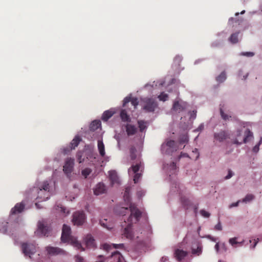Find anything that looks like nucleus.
I'll use <instances>...</instances> for the list:
<instances>
[{
    "label": "nucleus",
    "mask_w": 262,
    "mask_h": 262,
    "mask_svg": "<svg viewBox=\"0 0 262 262\" xmlns=\"http://www.w3.org/2000/svg\"><path fill=\"white\" fill-rule=\"evenodd\" d=\"M130 190L129 187H126L123 194L124 201L127 204H129V208L130 214L127 219L128 224L124 228L123 234L127 238L131 239L134 237L132 229V224L136 223L140 220L142 212L135 204L130 203Z\"/></svg>",
    "instance_id": "f257e3e1"
},
{
    "label": "nucleus",
    "mask_w": 262,
    "mask_h": 262,
    "mask_svg": "<svg viewBox=\"0 0 262 262\" xmlns=\"http://www.w3.org/2000/svg\"><path fill=\"white\" fill-rule=\"evenodd\" d=\"M61 240L63 243H70L78 249H81L82 251L84 250L81 244L71 235L70 227L66 224H64L62 227Z\"/></svg>",
    "instance_id": "f03ea898"
},
{
    "label": "nucleus",
    "mask_w": 262,
    "mask_h": 262,
    "mask_svg": "<svg viewBox=\"0 0 262 262\" xmlns=\"http://www.w3.org/2000/svg\"><path fill=\"white\" fill-rule=\"evenodd\" d=\"M50 196L49 184L47 181L43 182L39 187L37 199L40 200L41 201H44L48 200Z\"/></svg>",
    "instance_id": "7ed1b4c3"
},
{
    "label": "nucleus",
    "mask_w": 262,
    "mask_h": 262,
    "mask_svg": "<svg viewBox=\"0 0 262 262\" xmlns=\"http://www.w3.org/2000/svg\"><path fill=\"white\" fill-rule=\"evenodd\" d=\"M143 109L147 112H153L158 106L156 100L152 98H145L143 99Z\"/></svg>",
    "instance_id": "20e7f679"
},
{
    "label": "nucleus",
    "mask_w": 262,
    "mask_h": 262,
    "mask_svg": "<svg viewBox=\"0 0 262 262\" xmlns=\"http://www.w3.org/2000/svg\"><path fill=\"white\" fill-rule=\"evenodd\" d=\"M241 132L238 130L237 132V138L234 141V144H241L242 143H246L247 142L249 141L251 139L253 138V133L251 132L249 129H246L245 132V135L243 139H241L240 137L241 136Z\"/></svg>",
    "instance_id": "39448f33"
},
{
    "label": "nucleus",
    "mask_w": 262,
    "mask_h": 262,
    "mask_svg": "<svg viewBox=\"0 0 262 262\" xmlns=\"http://www.w3.org/2000/svg\"><path fill=\"white\" fill-rule=\"evenodd\" d=\"M141 166V163L140 162L135 165H133L128 170L129 175L134 174V181L135 183H138L141 177L142 174L141 172H139Z\"/></svg>",
    "instance_id": "423d86ee"
},
{
    "label": "nucleus",
    "mask_w": 262,
    "mask_h": 262,
    "mask_svg": "<svg viewBox=\"0 0 262 262\" xmlns=\"http://www.w3.org/2000/svg\"><path fill=\"white\" fill-rule=\"evenodd\" d=\"M86 220L85 214L83 211L75 212L73 215L72 222L75 225H83Z\"/></svg>",
    "instance_id": "0eeeda50"
},
{
    "label": "nucleus",
    "mask_w": 262,
    "mask_h": 262,
    "mask_svg": "<svg viewBox=\"0 0 262 262\" xmlns=\"http://www.w3.org/2000/svg\"><path fill=\"white\" fill-rule=\"evenodd\" d=\"M21 248L23 253L26 255L30 256L36 252V246L33 244L23 243Z\"/></svg>",
    "instance_id": "6e6552de"
},
{
    "label": "nucleus",
    "mask_w": 262,
    "mask_h": 262,
    "mask_svg": "<svg viewBox=\"0 0 262 262\" xmlns=\"http://www.w3.org/2000/svg\"><path fill=\"white\" fill-rule=\"evenodd\" d=\"M81 141V139L79 136H77L75 137V138L71 141L70 146L63 149V154L64 155L68 154L72 149H74L76 147L78 146Z\"/></svg>",
    "instance_id": "1a4fd4ad"
},
{
    "label": "nucleus",
    "mask_w": 262,
    "mask_h": 262,
    "mask_svg": "<svg viewBox=\"0 0 262 262\" xmlns=\"http://www.w3.org/2000/svg\"><path fill=\"white\" fill-rule=\"evenodd\" d=\"M48 254L51 255H66V252L58 247L48 246L46 247Z\"/></svg>",
    "instance_id": "9d476101"
},
{
    "label": "nucleus",
    "mask_w": 262,
    "mask_h": 262,
    "mask_svg": "<svg viewBox=\"0 0 262 262\" xmlns=\"http://www.w3.org/2000/svg\"><path fill=\"white\" fill-rule=\"evenodd\" d=\"M74 164V159L72 158H68L63 166V170L67 175L70 174L73 169Z\"/></svg>",
    "instance_id": "9b49d317"
},
{
    "label": "nucleus",
    "mask_w": 262,
    "mask_h": 262,
    "mask_svg": "<svg viewBox=\"0 0 262 262\" xmlns=\"http://www.w3.org/2000/svg\"><path fill=\"white\" fill-rule=\"evenodd\" d=\"M186 105L187 104L185 102H180L179 101H176L173 104L172 110L180 113L186 108Z\"/></svg>",
    "instance_id": "f8f14e48"
},
{
    "label": "nucleus",
    "mask_w": 262,
    "mask_h": 262,
    "mask_svg": "<svg viewBox=\"0 0 262 262\" xmlns=\"http://www.w3.org/2000/svg\"><path fill=\"white\" fill-rule=\"evenodd\" d=\"M25 205L23 203H17L15 206L12 208L11 213L12 214H16L21 213L25 208Z\"/></svg>",
    "instance_id": "ddd939ff"
},
{
    "label": "nucleus",
    "mask_w": 262,
    "mask_h": 262,
    "mask_svg": "<svg viewBox=\"0 0 262 262\" xmlns=\"http://www.w3.org/2000/svg\"><path fill=\"white\" fill-rule=\"evenodd\" d=\"M106 191L105 186L102 183H99L94 190V192L95 195H100L104 193Z\"/></svg>",
    "instance_id": "4468645a"
},
{
    "label": "nucleus",
    "mask_w": 262,
    "mask_h": 262,
    "mask_svg": "<svg viewBox=\"0 0 262 262\" xmlns=\"http://www.w3.org/2000/svg\"><path fill=\"white\" fill-rule=\"evenodd\" d=\"M175 257L178 261H181L187 255V252L183 250L177 249L174 252Z\"/></svg>",
    "instance_id": "2eb2a0df"
},
{
    "label": "nucleus",
    "mask_w": 262,
    "mask_h": 262,
    "mask_svg": "<svg viewBox=\"0 0 262 262\" xmlns=\"http://www.w3.org/2000/svg\"><path fill=\"white\" fill-rule=\"evenodd\" d=\"M130 102L132 105L134 106L135 108L138 105L139 102L138 99L136 98H132L131 97H127L123 100V106H125L126 104Z\"/></svg>",
    "instance_id": "dca6fc26"
},
{
    "label": "nucleus",
    "mask_w": 262,
    "mask_h": 262,
    "mask_svg": "<svg viewBox=\"0 0 262 262\" xmlns=\"http://www.w3.org/2000/svg\"><path fill=\"white\" fill-rule=\"evenodd\" d=\"M214 136L215 140L223 142L227 138L228 135L226 132L222 131L219 133H215Z\"/></svg>",
    "instance_id": "f3484780"
},
{
    "label": "nucleus",
    "mask_w": 262,
    "mask_h": 262,
    "mask_svg": "<svg viewBox=\"0 0 262 262\" xmlns=\"http://www.w3.org/2000/svg\"><path fill=\"white\" fill-rule=\"evenodd\" d=\"M85 243L86 247L93 248L95 246V240L91 235H87L85 237Z\"/></svg>",
    "instance_id": "a211bd4d"
},
{
    "label": "nucleus",
    "mask_w": 262,
    "mask_h": 262,
    "mask_svg": "<svg viewBox=\"0 0 262 262\" xmlns=\"http://www.w3.org/2000/svg\"><path fill=\"white\" fill-rule=\"evenodd\" d=\"M126 130L128 136L135 134L137 131V127L132 124H127L126 126Z\"/></svg>",
    "instance_id": "6ab92c4d"
},
{
    "label": "nucleus",
    "mask_w": 262,
    "mask_h": 262,
    "mask_svg": "<svg viewBox=\"0 0 262 262\" xmlns=\"http://www.w3.org/2000/svg\"><path fill=\"white\" fill-rule=\"evenodd\" d=\"M109 178L112 184L119 182V178L115 171H111L109 172Z\"/></svg>",
    "instance_id": "aec40b11"
},
{
    "label": "nucleus",
    "mask_w": 262,
    "mask_h": 262,
    "mask_svg": "<svg viewBox=\"0 0 262 262\" xmlns=\"http://www.w3.org/2000/svg\"><path fill=\"white\" fill-rule=\"evenodd\" d=\"M98 148L101 156H104L105 154L104 145L102 140H99L98 141Z\"/></svg>",
    "instance_id": "412c9836"
},
{
    "label": "nucleus",
    "mask_w": 262,
    "mask_h": 262,
    "mask_svg": "<svg viewBox=\"0 0 262 262\" xmlns=\"http://www.w3.org/2000/svg\"><path fill=\"white\" fill-rule=\"evenodd\" d=\"M101 126V122L99 120H94L90 124V128L92 130H95L99 128Z\"/></svg>",
    "instance_id": "4be33fe9"
},
{
    "label": "nucleus",
    "mask_w": 262,
    "mask_h": 262,
    "mask_svg": "<svg viewBox=\"0 0 262 262\" xmlns=\"http://www.w3.org/2000/svg\"><path fill=\"white\" fill-rule=\"evenodd\" d=\"M38 230L44 235L47 234V227L41 222L38 223Z\"/></svg>",
    "instance_id": "5701e85b"
},
{
    "label": "nucleus",
    "mask_w": 262,
    "mask_h": 262,
    "mask_svg": "<svg viewBox=\"0 0 262 262\" xmlns=\"http://www.w3.org/2000/svg\"><path fill=\"white\" fill-rule=\"evenodd\" d=\"M114 114V113L111 111H105L102 116V120L107 121Z\"/></svg>",
    "instance_id": "b1692460"
},
{
    "label": "nucleus",
    "mask_w": 262,
    "mask_h": 262,
    "mask_svg": "<svg viewBox=\"0 0 262 262\" xmlns=\"http://www.w3.org/2000/svg\"><path fill=\"white\" fill-rule=\"evenodd\" d=\"M238 33H235L231 34L230 38H229V40L232 43H236L238 41Z\"/></svg>",
    "instance_id": "393cba45"
},
{
    "label": "nucleus",
    "mask_w": 262,
    "mask_h": 262,
    "mask_svg": "<svg viewBox=\"0 0 262 262\" xmlns=\"http://www.w3.org/2000/svg\"><path fill=\"white\" fill-rule=\"evenodd\" d=\"M255 198V196L252 194H248L242 200L243 203H247L250 202Z\"/></svg>",
    "instance_id": "a878e982"
},
{
    "label": "nucleus",
    "mask_w": 262,
    "mask_h": 262,
    "mask_svg": "<svg viewBox=\"0 0 262 262\" xmlns=\"http://www.w3.org/2000/svg\"><path fill=\"white\" fill-rule=\"evenodd\" d=\"M226 79V73L225 72H223L221 73V74L218 76L216 78V80L217 82H223V81H224Z\"/></svg>",
    "instance_id": "bb28decb"
},
{
    "label": "nucleus",
    "mask_w": 262,
    "mask_h": 262,
    "mask_svg": "<svg viewBox=\"0 0 262 262\" xmlns=\"http://www.w3.org/2000/svg\"><path fill=\"white\" fill-rule=\"evenodd\" d=\"M120 117L123 121H128L129 119V116L125 110H122L120 113Z\"/></svg>",
    "instance_id": "cd10ccee"
},
{
    "label": "nucleus",
    "mask_w": 262,
    "mask_h": 262,
    "mask_svg": "<svg viewBox=\"0 0 262 262\" xmlns=\"http://www.w3.org/2000/svg\"><path fill=\"white\" fill-rule=\"evenodd\" d=\"M129 151H130V156L131 159L135 160L137 157L136 154V149L135 147H134L133 146L130 147V148L129 149Z\"/></svg>",
    "instance_id": "c85d7f7f"
},
{
    "label": "nucleus",
    "mask_w": 262,
    "mask_h": 262,
    "mask_svg": "<svg viewBox=\"0 0 262 262\" xmlns=\"http://www.w3.org/2000/svg\"><path fill=\"white\" fill-rule=\"evenodd\" d=\"M8 224L7 222H3L0 224L1 232L5 233L7 231Z\"/></svg>",
    "instance_id": "c756f323"
},
{
    "label": "nucleus",
    "mask_w": 262,
    "mask_h": 262,
    "mask_svg": "<svg viewBox=\"0 0 262 262\" xmlns=\"http://www.w3.org/2000/svg\"><path fill=\"white\" fill-rule=\"evenodd\" d=\"M138 126L140 129V131L142 132L146 128V122L142 120H139L138 121Z\"/></svg>",
    "instance_id": "7c9ffc66"
},
{
    "label": "nucleus",
    "mask_w": 262,
    "mask_h": 262,
    "mask_svg": "<svg viewBox=\"0 0 262 262\" xmlns=\"http://www.w3.org/2000/svg\"><path fill=\"white\" fill-rule=\"evenodd\" d=\"M169 168L170 172L171 174L175 173L177 171L176 163L174 162H171L169 166Z\"/></svg>",
    "instance_id": "2f4dec72"
},
{
    "label": "nucleus",
    "mask_w": 262,
    "mask_h": 262,
    "mask_svg": "<svg viewBox=\"0 0 262 262\" xmlns=\"http://www.w3.org/2000/svg\"><path fill=\"white\" fill-rule=\"evenodd\" d=\"M77 161L79 163H81L84 161V158H83V152L79 151L77 152L76 155Z\"/></svg>",
    "instance_id": "473e14b6"
},
{
    "label": "nucleus",
    "mask_w": 262,
    "mask_h": 262,
    "mask_svg": "<svg viewBox=\"0 0 262 262\" xmlns=\"http://www.w3.org/2000/svg\"><path fill=\"white\" fill-rule=\"evenodd\" d=\"M220 114H221V116L222 117V118L224 120H228L231 117V116H228V115L225 114V113L224 112L223 110V108L222 107H221L220 108Z\"/></svg>",
    "instance_id": "72a5a7b5"
},
{
    "label": "nucleus",
    "mask_w": 262,
    "mask_h": 262,
    "mask_svg": "<svg viewBox=\"0 0 262 262\" xmlns=\"http://www.w3.org/2000/svg\"><path fill=\"white\" fill-rule=\"evenodd\" d=\"M182 61V57L179 55L176 56L173 59V63L176 66H179Z\"/></svg>",
    "instance_id": "f704fd0d"
},
{
    "label": "nucleus",
    "mask_w": 262,
    "mask_h": 262,
    "mask_svg": "<svg viewBox=\"0 0 262 262\" xmlns=\"http://www.w3.org/2000/svg\"><path fill=\"white\" fill-rule=\"evenodd\" d=\"M168 98V95L167 94L164 93V92L161 93V94L158 96V98L160 100L165 101L167 100Z\"/></svg>",
    "instance_id": "c9c22d12"
},
{
    "label": "nucleus",
    "mask_w": 262,
    "mask_h": 262,
    "mask_svg": "<svg viewBox=\"0 0 262 262\" xmlns=\"http://www.w3.org/2000/svg\"><path fill=\"white\" fill-rule=\"evenodd\" d=\"M92 172V170L89 168H86L82 170V174L86 178Z\"/></svg>",
    "instance_id": "e433bc0d"
},
{
    "label": "nucleus",
    "mask_w": 262,
    "mask_h": 262,
    "mask_svg": "<svg viewBox=\"0 0 262 262\" xmlns=\"http://www.w3.org/2000/svg\"><path fill=\"white\" fill-rule=\"evenodd\" d=\"M188 139L187 135H183L180 139V143L184 144L188 142Z\"/></svg>",
    "instance_id": "4c0bfd02"
},
{
    "label": "nucleus",
    "mask_w": 262,
    "mask_h": 262,
    "mask_svg": "<svg viewBox=\"0 0 262 262\" xmlns=\"http://www.w3.org/2000/svg\"><path fill=\"white\" fill-rule=\"evenodd\" d=\"M202 252V248L201 247H198L196 249H192V253L200 255Z\"/></svg>",
    "instance_id": "58836bf2"
},
{
    "label": "nucleus",
    "mask_w": 262,
    "mask_h": 262,
    "mask_svg": "<svg viewBox=\"0 0 262 262\" xmlns=\"http://www.w3.org/2000/svg\"><path fill=\"white\" fill-rule=\"evenodd\" d=\"M200 214L205 217H209L210 215V214L208 212L204 210H201L200 211Z\"/></svg>",
    "instance_id": "ea45409f"
},
{
    "label": "nucleus",
    "mask_w": 262,
    "mask_h": 262,
    "mask_svg": "<svg viewBox=\"0 0 262 262\" xmlns=\"http://www.w3.org/2000/svg\"><path fill=\"white\" fill-rule=\"evenodd\" d=\"M175 142L173 140H169L166 142V145L170 148L174 147Z\"/></svg>",
    "instance_id": "a19ab883"
},
{
    "label": "nucleus",
    "mask_w": 262,
    "mask_h": 262,
    "mask_svg": "<svg viewBox=\"0 0 262 262\" xmlns=\"http://www.w3.org/2000/svg\"><path fill=\"white\" fill-rule=\"evenodd\" d=\"M121 211H120V213L124 216L125 215V213L128 211V207H121Z\"/></svg>",
    "instance_id": "79ce46f5"
},
{
    "label": "nucleus",
    "mask_w": 262,
    "mask_h": 262,
    "mask_svg": "<svg viewBox=\"0 0 262 262\" xmlns=\"http://www.w3.org/2000/svg\"><path fill=\"white\" fill-rule=\"evenodd\" d=\"M182 202L184 206H186L187 207V209H188V204L189 203V201L185 198H182Z\"/></svg>",
    "instance_id": "37998d69"
},
{
    "label": "nucleus",
    "mask_w": 262,
    "mask_h": 262,
    "mask_svg": "<svg viewBox=\"0 0 262 262\" xmlns=\"http://www.w3.org/2000/svg\"><path fill=\"white\" fill-rule=\"evenodd\" d=\"M236 239L237 238L236 237L230 238L229 242L232 246H234V244L238 243V242L236 241Z\"/></svg>",
    "instance_id": "c03bdc74"
},
{
    "label": "nucleus",
    "mask_w": 262,
    "mask_h": 262,
    "mask_svg": "<svg viewBox=\"0 0 262 262\" xmlns=\"http://www.w3.org/2000/svg\"><path fill=\"white\" fill-rule=\"evenodd\" d=\"M113 247L115 249H123L124 247L123 244H113L112 245Z\"/></svg>",
    "instance_id": "a18cd8bd"
},
{
    "label": "nucleus",
    "mask_w": 262,
    "mask_h": 262,
    "mask_svg": "<svg viewBox=\"0 0 262 262\" xmlns=\"http://www.w3.org/2000/svg\"><path fill=\"white\" fill-rule=\"evenodd\" d=\"M241 55H244V56H248V57H252V56H253L254 55V54L253 52H243V53H242Z\"/></svg>",
    "instance_id": "49530a36"
},
{
    "label": "nucleus",
    "mask_w": 262,
    "mask_h": 262,
    "mask_svg": "<svg viewBox=\"0 0 262 262\" xmlns=\"http://www.w3.org/2000/svg\"><path fill=\"white\" fill-rule=\"evenodd\" d=\"M214 229L218 231H221L222 230V226L220 222L215 226Z\"/></svg>",
    "instance_id": "de8ad7c7"
},
{
    "label": "nucleus",
    "mask_w": 262,
    "mask_h": 262,
    "mask_svg": "<svg viewBox=\"0 0 262 262\" xmlns=\"http://www.w3.org/2000/svg\"><path fill=\"white\" fill-rule=\"evenodd\" d=\"M259 146L260 145L258 144H257L255 146H254L252 149L253 151L255 153H257L259 151Z\"/></svg>",
    "instance_id": "09e8293b"
},
{
    "label": "nucleus",
    "mask_w": 262,
    "mask_h": 262,
    "mask_svg": "<svg viewBox=\"0 0 262 262\" xmlns=\"http://www.w3.org/2000/svg\"><path fill=\"white\" fill-rule=\"evenodd\" d=\"M75 258H76V262H83V260H84L83 258L79 255L75 256Z\"/></svg>",
    "instance_id": "8fccbe9b"
},
{
    "label": "nucleus",
    "mask_w": 262,
    "mask_h": 262,
    "mask_svg": "<svg viewBox=\"0 0 262 262\" xmlns=\"http://www.w3.org/2000/svg\"><path fill=\"white\" fill-rule=\"evenodd\" d=\"M233 176V172L231 170H228V174L225 177V179H229L231 178Z\"/></svg>",
    "instance_id": "3c124183"
},
{
    "label": "nucleus",
    "mask_w": 262,
    "mask_h": 262,
    "mask_svg": "<svg viewBox=\"0 0 262 262\" xmlns=\"http://www.w3.org/2000/svg\"><path fill=\"white\" fill-rule=\"evenodd\" d=\"M234 21L235 23H236L237 21H238V20H235V19L234 18L231 17L229 19L228 23L229 25H233V24L234 23Z\"/></svg>",
    "instance_id": "603ef678"
},
{
    "label": "nucleus",
    "mask_w": 262,
    "mask_h": 262,
    "mask_svg": "<svg viewBox=\"0 0 262 262\" xmlns=\"http://www.w3.org/2000/svg\"><path fill=\"white\" fill-rule=\"evenodd\" d=\"M240 202H241V201H240V200H238V201H237V202H235V203H232V204L230 205L229 207H230V208H232V207H236V206H237L238 205V204H239V203Z\"/></svg>",
    "instance_id": "864d4df0"
},
{
    "label": "nucleus",
    "mask_w": 262,
    "mask_h": 262,
    "mask_svg": "<svg viewBox=\"0 0 262 262\" xmlns=\"http://www.w3.org/2000/svg\"><path fill=\"white\" fill-rule=\"evenodd\" d=\"M99 259L96 262H104V257L102 255L98 256Z\"/></svg>",
    "instance_id": "5fc2aeb1"
},
{
    "label": "nucleus",
    "mask_w": 262,
    "mask_h": 262,
    "mask_svg": "<svg viewBox=\"0 0 262 262\" xmlns=\"http://www.w3.org/2000/svg\"><path fill=\"white\" fill-rule=\"evenodd\" d=\"M58 208H60V211L63 213H66V208L62 206H57Z\"/></svg>",
    "instance_id": "6e6d98bb"
},
{
    "label": "nucleus",
    "mask_w": 262,
    "mask_h": 262,
    "mask_svg": "<svg viewBox=\"0 0 262 262\" xmlns=\"http://www.w3.org/2000/svg\"><path fill=\"white\" fill-rule=\"evenodd\" d=\"M137 195L139 197H141L144 195V192L143 191H139L137 192Z\"/></svg>",
    "instance_id": "4d7b16f0"
},
{
    "label": "nucleus",
    "mask_w": 262,
    "mask_h": 262,
    "mask_svg": "<svg viewBox=\"0 0 262 262\" xmlns=\"http://www.w3.org/2000/svg\"><path fill=\"white\" fill-rule=\"evenodd\" d=\"M111 245L108 244H104L103 245L104 249H105L106 250H108L109 249L111 248Z\"/></svg>",
    "instance_id": "13d9d810"
},
{
    "label": "nucleus",
    "mask_w": 262,
    "mask_h": 262,
    "mask_svg": "<svg viewBox=\"0 0 262 262\" xmlns=\"http://www.w3.org/2000/svg\"><path fill=\"white\" fill-rule=\"evenodd\" d=\"M192 152H195L197 154V155L196 156V159H197L199 158V155L198 149L195 148L194 150L192 151Z\"/></svg>",
    "instance_id": "bf43d9fd"
},
{
    "label": "nucleus",
    "mask_w": 262,
    "mask_h": 262,
    "mask_svg": "<svg viewBox=\"0 0 262 262\" xmlns=\"http://www.w3.org/2000/svg\"><path fill=\"white\" fill-rule=\"evenodd\" d=\"M215 249L217 252L219 251V244L217 243L215 245Z\"/></svg>",
    "instance_id": "052dcab7"
},
{
    "label": "nucleus",
    "mask_w": 262,
    "mask_h": 262,
    "mask_svg": "<svg viewBox=\"0 0 262 262\" xmlns=\"http://www.w3.org/2000/svg\"><path fill=\"white\" fill-rule=\"evenodd\" d=\"M254 241V244L253 248H254L256 246L257 243H258V242L259 241V238H257L256 239H255Z\"/></svg>",
    "instance_id": "680f3d73"
},
{
    "label": "nucleus",
    "mask_w": 262,
    "mask_h": 262,
    "mask_svg": "<svg viewBox=\"0 0 262 262\" xmlns=\"http://www.w3.org/2000/svg\"><path fill=\"white\" fill-rule=\"evenodd\" d=\"M100 224H101V225L102 226H103L104 227H106V228L109 229V228H108V227H106V226H105V223H103V221H100Z\"/></svg>",
    "instance_id": "e2e57ef3"
},
{
    "label": "nucleus",
    "mask_w": 262,
    "mask_h": 262,
    "mask_svg": "<svg viewBox=\"0 0 262 262\" xmlns=\"http://www.w3.org/2000/svg\"><path fill=\"white\" fill-rule=\"evenodd\" d=\"M210 239H211L213 241H215V239L213 237H211L210 236H208Z\"/></svg>",
    "instance_id": "0e129e2a"
},
{
    "label": "nucleus",
    "mask_w": 262,
    "mask_h": 262,
    "mask_svg": "<svg viewBox=\"0 0 262 262\" xmlns=\"http://www.w3.org/2000/svg\"><path fill=\"white\" fill-rule=\"evenodd\" d=\"M262 143V138H260L259 142H258V144L260 145Z\"/></svg>",
    "instance_id": "69168bd1"
},
{
    "label": "nucleus",
    "mask_w": 262,
    "mask_h": 262,
    "mask_svg": "<svg viewBox=\"0 0 262 262\" xmlns=\"http://www.w3.org/2000/svg\"><path fill=\"white\" fill-rule=\"evenodd\" d=\"M35 206H36V207H37V208H40V207H39V205H38V203H35Z\"/></svg>",
    "instance_id": "338daca9"
},
{
    "label": "nucleus",
    "mask_w": 262,
    "mask_h": 262,
    "mask_svg": "<svg viewBox=\"0 0 262 262\" xmlns=\"http://www.w3.org/2000/svg\"><path fill=\"white\" fill-rule=\"evenodd\" d=\"M183 156H184V157H188V155L187 154H183Z\"/></svg>",
    "instance_id": "774afa93"
}]
</instances>
